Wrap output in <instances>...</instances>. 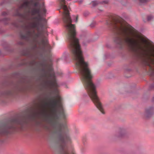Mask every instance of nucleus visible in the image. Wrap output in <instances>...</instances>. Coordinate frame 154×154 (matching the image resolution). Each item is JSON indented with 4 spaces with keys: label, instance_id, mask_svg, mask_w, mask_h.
Returning <instances> with one entry per match:
<instances>
[{
    "label": "nucleus",
    "instance_id": "9b49d317",
    "mask_svg": "<svg viewBox=\"0 0 154 154\" xmlns=\"http://www.w3.org/2000/svg\"><path fill=\"white\" fill-rule=\"evenodd\" d=\"M8 14V13L6 12H3L2 14V15H7Z\"/></svg>",
    "mask_w": 154,
    "mask_h": 154
},
{
    "label": "nucleus",
    "instance_id": "9d476101",
    "mask_svg": "<svg viewBox=\"0 0 154 154\" xmlns=\"http://www.w3.org/2000/svg\"><path fill=\"white\" fill-rule=\"evenodd\" d=\"M153 18V17L152 16H149L148 17L147 20L148 21H150Z\"/></svg>",
    "mask_w": 154,
    "mask_h": 154
},
{
    "label": "nucleus",
    "instance_id": "39448f33",
    "mask_svg": "<svg viewBox=\"0 0 154 154\" xmlns=\"http://www.w3.org/2000/svg\"><path fill=\"white\" fill-rule=\"evenodd\" d=\"M39 12V10L38 9H33L31 11V13L32 15H34L36 13H38Z\"/></svg>",
    "mask_w": 154,
    "mask_h": 154
},
{
    "label": "nucleus",
    "instance_id": "1a4fd4ad",
    "mask_svg": "<svg viewBox=\"0 0 154 154\" xmlns=\"http://www.w3.org/2000/svg\"><path fill=\"white\" fill-rule=\"evenodd\" d=\"M14 2L16 4L18 5L19 3V0H13Z\"/></svg>",
    "mask_w": 154,
    "mask_h": 154
},
{
    "label": "nucleus",
    "instance_id": "0eeeda50",
    "mask_svg": "<svg viewBox=\"0 0 154 154\" xmlns=\"http://www.w3.org/2000/svg\"><path fill=\"white\" fill-rule=\"evenodd\" d=\"M19 24V20H17V21H15L14 22L13 24L14 26L15 27H17L18 26Z\"/></svg>",
    "mask_w": 154,
    "mask_h": 154
},
{
    "label": "nucleus",
    "instance_id": "f8f14e48",
    "mask_svg": "<svg viewBox=\"0 0 154 154\" xmlns=\"http://www.w3.org/2000/svg\"><path fill=\"white\" fill-rule=\"evenodd\" d=\"M38 2H36L34 4V5L35 6H37L38 5Z\"/></svg>",
    "mask_w": 154,
    "mask_h": 154
},
{
    "label": "nucleus",
    "instance_id": "f03ea898",
    "mask_svg": "<svg viewBox=\"0 0 154 154\" xmlns=\"http://www.w3.org/2000/svg\"><path fill=\"white\" fill-rule=\"evenodd\" d=\"M120 29L131 50L139 56L145 54L149 58V65H154V49L148 45L147 40L139 35L133 36L131 29L126 25L122 24Z\"/></svg>",
    "mask_w": 154,
    "mask_h": 154
},
{
    "label": "nucleus",
    "instance_id": "6e6552de",
    "mask_svg": "<svg viewBox=\"0 0 154 154\" xmlns=\"http://www.w3.org/2000/svg\"><path fill=\"white\" fill-rule=\"evenodd\" d=\"M92 3L93 5L94 6H95L96 5H97L98 4L97 3L96 1H93L92 2Z\"/></svg>",
    "mask_w": 154,
    "mask_h": 154
},
{
    "label": "nucleus",
    "instance_id": "423d86ee",
    "mask_svg": "<svg viewBox=\"0 0 154 154\" xmlns=\"http://www.w3.org/2000/svg\"><path fill=\"white\" fill-rule=\"evenodd\" d=\"M30 3V2L29 1H25L23 3V6H29Z\"/></svg>",
    "mask_w": 154,
    "mask_h": 154
},
{
    "label": "nucleus",
    "instance_id": "ddd939ff",
    "mask_svg": "<svg viewBox=\"0 0 154 154\" xmlns=\"http://www.w3.org/2000/svg\"><path fill=\"white\" fill-rule=\"evenodd\" d=\"M77 18H78V17L77 16L76 17V22H77Z\"/></svg>",
    "mask_w": 154,
    "mask_h": 154
},
{
    "label": "nucleus",
    "instance_id": "f3484780",
    "mask_svg": "<svg viewBox=\"0 0 154 154\" xmlns=\"http://www.w3.org/2000/svg\"><path fill=\"white\" fill-rule=\"evenodd\" d=\"M21 154H23V153H21Z\"/></svg>",
    "mask_w": 154,
    "mask_h": 154
},
{
    "label": "nucleus",
    "instance_id": "dca6fc26",
    "mask_svg": "<svg viewBox=\"0 0 154 154\" xmlns=\"http://www.w3.org/2000/svg\"><path fill=\"white\" fill-rule=\"evenodd\" d=\"M13 122H14V123H16V122L15 121H14Z\"/></svg>",
    "mask_w": 154,
    "mask_h": 154
},
{
    "label": "nucleus",
    "instance_id": "7ed1b4c3",
    "mask_svg": "<svg viewBox=\"0 0 154 154\" xmlns=\"http://www.w3.org/2000/svg\"><path fill=\"white\" fill-rule=\"evenodd\" d=\"M61 100V98L59 97L57 100H52L50 103L45 102L41 105L39 112L34 114L35 116H41L46 120L54 121L57 119L58 115L57 111V105L60 103Z\"/></svg>",
    "mask_w": 154,
    "mask_h": 154
},
{
    "label": "nucleus",
    "instance_id": "4468645a",
    "mask_svg": "<svg viewBox=\"0 0 154 154\" xmlns=\"http://www.w3.org/2000/svg\"><path fill=\"white\" fill-rule=\"evenodd\" d=\"M91 27H93V26H93V25H92V24H91Z\"/></svg>",
    "mask_w": 154,
    "mask_h": 154
},
{
    "label": "nucleus",
    "instance_id": "2eb2a0df",
    "mask_svg": "<svg viewBox=\"0 0 154 154\" xmlns=\"http://www.w3.org/2000/svg\"><path fill=\"white\" fill-rule=\"evenodd\" d=\"M54 86H55L56 85V84H55V82H54Z\"/></svg>",
    "mask_w": 154,
    "mask_h": 154
},
{
    "label": "nucleus",
    "instance_id": "20e7f679",
    "mask_svg": "<svg viewBox=\"0 0 154 154\" xmlns=\"http://www.w3.org/2000/svg\"><path fill=\"white\" fill-rule=\"evenodd\" d=\"M19 15V8H18L15 11L14 14V16H18Z\"/></svg>",
    "mask_w": 154,
    "mask_h": 154
},
{
    "label": "nucleus",
    "instance_id": "f257e3e1",
    "mask_svg": "<svg viewBox=\"0 0 154 154\" xmlns=\"http://www.w3.org/2000/svg\"><path fill=\"white\" fill-rule=\"evenodd\" d=\"M63 20L68 31V38L73 58L76 61V64L79 68L82 79L89 95L97 107L103 114L104 113L102 106L97 97L95 88L92 83L93 76L88 67V64L84 60L79 40L76 37V32L75 25L72 24V20L69 15H63Z\"/></svg>",
    "mask_w": 154,
    "mask_h": 154
}]
</instances>
